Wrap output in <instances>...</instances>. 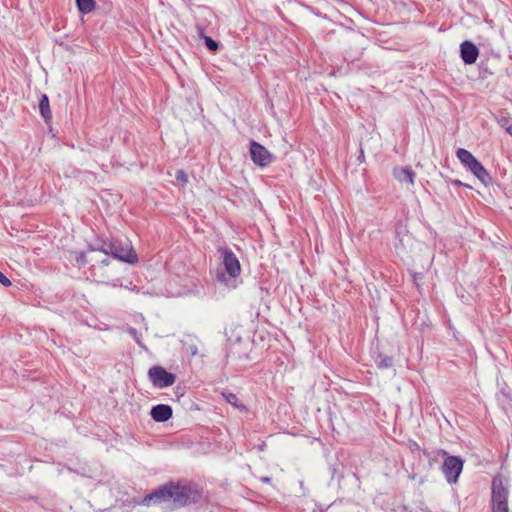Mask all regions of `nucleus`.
<instances>
[{"label": "nucleus", "instance_id": "28", "mask_svg": "<svg viewBox=\"0 0 512 512\" xmlns=\"http://www.w3.org/2000/svg\"><path fill=\"white\" fill-rule=\"evenodd\" d=\"M414 449H419V445L416 442L414 443Z\"/></svg>", "mask_w": 512, "mask_h": 512}, {"label": "nucleus", "instance_id": "22", "mask_svg": "<svg viewBox=\"0 0 512 512\" xmlns=\"http://www.w3.org/2000/svg\"><path fill=\"white\" fill-rule=\"evenodd\" d=\"M448 183L451 184V185H454V186H464V187H467V188H471V186L467 185V184H464L462 183L460 180L458 179H449L448 180Z\"/></svg>", "mask_w": 512, "mask_h": 512}, {"label": "nucleus", "instance_id": "13", "mask_svg": "<svg viewBox=\"0 0 512 512\" xmlns=\"http://www.w3.org/2000/svg\"><path fill=\"white\" fill-rule=\"evenodd\" d=\"M39 111L45 122H49L52 119L49 98L46 94H41L39 99Z\"/></svg>", "mask_w": 512, "mask_h": 512}, {"label": "nucleus", "instance_id": "7", "mask_svg": "<svg viewBox=\"0 0 512 512\" xmlns=\"http://www.w3.org/2000/svg\"><path fill=\"white\" fill-rule=\"evenodd\" d=\"M464 461L460 456H447L441 470L450 484H455L463 470Z\"/></svg>", "mask_w": 512, "mask_h": 512}, {"label": "nucleus", "instance_id": "5", "mask_svg": "<svg viewBox=\"0 0 512 512\" xmlns=\"http://www.w3.org/2000/svg\"><path fill=\"white\" fill-rule=\"evenodd\" d=\"M217 252L222 259V264L229 277L232 279L239 277L241 274V265L235 253L226 246H220Z\"/></svg>", "mask_w": 512, "mask_h": 512}, {"label": "nucleus", "instance_id": "14", "mask_svg": "<svg viewBox=\"0 0 512 512\" xmlns=\"http://www.w3.org/2000/svg\"><path fill=\"white\" fill-rule=\"evenodd\" d=\"M76 5L80 13L88 14L95 9V0H76Z\"/></svg>", "mask_w": 512, "mask_h": 512}, {"label": "nucleus", "instance_id": "3", "mask_svg": "<svg viewBox=\"0 0 512 512\" xmlns=\"http://www.w3.org/2000/svg\"><path fill=\"white\" fill-rule=\"evenodd\" d=\"M508 497V485L504 482L502 477H494L491 485V511L509 512Z\"/></svg>", "mask_w": 512, "mask_h": 512}, {"label": "nucleus", "instance_id": "10", "mask_svg": "<svg viewBox=\"0 0 512 512\" xmlns=\"http://www.w3.org/2000/svg\"><path fill=\"white\" fill-rule=\"evenodd\" d=\"M460 55L465 64H474L479 55L477 46L468 40H465L460 45Z\"/></svg>", "mask_w": 512, "mask_h": 512}, {"label": "nucleus", "instance_id": "26", "mask_svg": "<svg viewBox=\"0 0 512 512\" xmlns=\"http://www.w3.org/2000/svg\"><path fill=\"white\" fill-rule=\"evenodd\" d=\"M191 353H192V355H196V353H197V348H196V347L192 348V349H191Z\"/></svg>", "mask_w": 512, "mask_h": 512}, {"label": "nucleus", "instance_id": "31", "mask_svg": "<svg viewBox=\"0 0 512 512\" xmlns=\"http://www.w3.org/2000/svg\"><path fill=\"white\" fill-rule=\"evenodd\" d=\"M441 452H442L443 455L447 454V452L445 450H442Z\"/></svg>", "mask_w": 512, "mask_h": 512}, {"label": "nucleus", "instance_id": "16", "mask_svg": "<svg viewBox=\"0 0 512 512\" xmlns=\"http://www.w3.org/2000/svg\"><path fill=\"white\" fill-rule=\"evenodd\" d=\"M376 365L379 369H387L392 367L393 365V358L387 355H378V357L375 360Z\"/></svg>", "mask_w": 512, "mask_h": 512}, {"label": "nucleus", "instance_id": "8", "mask_svg": "<svg viewBox=\"0 0 512 512\" xmlns=\"http://www.w3.org/2000/svg\"><path fill=\"white\" fill-rule=\"evenodd\" d=\"M250 157L253 163L259 167H267L274 160L273 154L270 153L266 147L254 140L250 142Z\"/></svg>", "mask_w": 512, "mask_h": 512}, {"label": "nucleus", "instance_id": "21", "mask_svg": "<svg viewBox=\"0 0 512 512\" xmlns=\"http://www.w3.org/2000/svg\"><path fill=\"white\" fill-rule=\"evenodd\" d=\"M0 283L5 287H9L11 285V281L0 271Z\"/></svg>", "mask_w": 512, "mask_h": 512}, {"label": "nucleus", "instance_id": "6", "mask_svg": "<svg viewBox=\"0 0 512 512\" xmlns=\"http://www.w3.org/2000/svg\"><path fill=\"white\" fill-rule=\"evenodd\" d=\"M148 378L156 388H166L172 386L176 381L175 374L168 372L164 367L155 365L148 370Z\"/></svg>", "mask_w": 512, "mask_h": 512}, {"label": "nucleus", "instance_id": "19", "mask_svg": "<svg viewBox=\"0 0 512 512\" xmlns=\"http://www.w3.org/2000/svg\"><path fill=\"white\" fill-rule=\"evenodd\" d=\"M176 180L185 185L188 182V176L183 170H178L176 173Z\"/></svg>", "mask_w": 512, "mask_h": 512}, {"label": "nucleus", "instance_id": "1", "mask_svg": "<svg viewBox=\"0 0 512 512\" xmlns=\"http://www.w3.org/2000/svg\"><path fill=\"white\" fill-rule=\"evenodd\" d=\"M88 251H100L105 255H111L113 258L128 264H136L138 262V256L128 241L99 238L89 245Z\"/></svg>", "mask_w": 512, "mask_h": 512}, {"label": "nucleus", "instance_id": "25", "mask_svg": "<svg viewBox=\"0 0 512 512\" xmlns=\"http://www.w3.org/2000/svg\"><path fill=\"white\" fill-rule=\"evenodd\" d=\"M101 263H102L103 265H109V263H110V262H109V259H108V258H105V259L101 260Z\"/></svg>", "mask_w": 512, "mask_h": 512}, {"label": "nucleus", "instance_id": "30", "mask_svg": "<svg viewBox=\"0 0 512 512\" xmlns=\"http://www.w3.org/2000/svg\"><path fill=\"white\" fill-rule=\"evenodd\" d=\"M269 480L270 479L268 477L264 478V482H269Z\"/></svg>", "mask_w": 512, "mask_h": 512}, {"label": "nucleus", "instance_id": "23", "mask_svg": "<svg viewBox=\"0 0 512 512\" xmlns=\"http://www.w3.org/2000/svg\"><path fill=\"white\" fill-rule=\"evenodd\" d=\"M129 333H130V335H131V336L136 340V342H137L138 344H141V343H140V341H139V339H138V336H137V334H138V333H137V330H136L135 328H130V329H129Z\"/></svg>", "mask_w": 512, "mask_h": 512}, {"label": "nucleus", "instance_id": "29", "mask_svg": "<svg viewBox=\"0 0 512 512\" xmlns=\"http://www.w3.org/2000/svg\"><path fill=\"white\" fill-rule=\"evenodd\" d=\"M414 449H419V445L416 442L414 443Z\"/></svg>", "mask_w": 512, "mask_h": 512}, {"label": "nucleus", "instance_id": "9", "mask_svg": "<svg viewBox=\"0 0 512 512\" xmlns=\"http://www.w3.org/2000/svg\"><path fill=\"white\" fill-rule=\"evenodd\" d=\"M172 482L166 483L150 494L146 495L141 501L142 505L149 506L151 502L153 503H162L167 501H172Z\"/></svg>", "mask_w": 512, "mask_h": 512}, {"label": "nucleus", "instance_id": "18", "mask_svg": "<svg viewBox=\"0 0 512 512\" xmlns=\"http://www.w3.org/2000/svg\"><path fill=\"white\" fill-rule=\"evenodd\" d=\"M76 263L79 267L85 266L87 264V257L85 252L77 253L75 257Z\"/></svg>", "mask_w": 512, "mask_h": 512}, {"label": "nucleus", "instance_id": "4", "mask_svg": "<svg viewBox=\"0 0 512 512\" xmlns=\"http://www.w3.org/2000/svg\"><path fill=\"white\" fill-rule=\"evenodd\" d=\"M172 502L177 507L198 503L202 498L201 491L195 485H179L172 482Z\"/></svg>", "mask_w": 512, "mask_h": 512}, {"label": "nucleus", "instance_id": "27", "mask_svg": "<svg viewBox=\"0 0 512 512\" xmlns=\"http://www.w3.org/2000/svg\"><path fill=\"white\" fill-rule=\"evenodd\" d=\"M359 158H364V153H363V150H362V149L360 150V156H359Z\"/></svg>", "mask_w": 512, "mask_h": 512}, {"label": "nucleus", "instance_id": "20", "mask_svg": "<svg viewBox=\"0 0 512 512\" xmlns=\"http://www.w3.org/2000/svg\"><path fill=\"white\" fill-rule=\"evenodd\" d=\"M500 125L505 128V130L510 134L512 135V125L509 123V120L508 119H502L500 121Z\"/></svg>", "mask_w": 512, "mask_h": 512}, {"label": "nucleus", "instance_id": "15", "mask_svg": "<svg viewBox=\"0 0 512 512\" xmlns=\"http://www.w3.org/2000/svg\"><path fill=\"white\" fill-rule=\"evenodd\" d=\"M223 397L225 398V400L231 404L232 406L240 409V410H246V407L244 404H242L237 395L234 394V393H231V392H223L222 393Z\"/></svg>", "mask_w": 512, "mask_h": 512}, {"label": "nucleus", "instance_id": "17", "mask_svg": "<svg viewBox=\"0 0 512 512\" xmlns=\"http://www.w3.org/2000/svg\"><path fill=\"white\" fill-rule=\"evenodd\" d=\"M199 35L204 39L205 45L208 50H210L212 52H215L218 50L219 43L216 40L212 39L211 37L204 35V31L202 28H199Z\"/></svg>", "mask_w": 512, "mask_h": 512}, {"label": "nucleus", "instance_id": "12", "mask_svg": "<svg viewBox=\"0 0 512 512\" xmlns=\"http://www.w3.org/2000/svg\"><path fill=\"white\" fill-rule=\"evenodd\" d=\"M394 176L402 183H408L410 185L414 184L415 173L411 167L394 169Z\"/></svg>", "mask_w": 512, "mask_h": 512}, {"label": "nucleus", "instance_id": "11", "mask_svg": "<svg viewBox=\"0 0 512 512\" xmlns=\"http://www.w3.org/2000/svg\"><path fill=\"white\" fill-rule=\"evenodd\" d=\"M173 410L171 406L166 404H158L153 406L150 415L152 419L156 422H165L172 417Z\"/></svg>", "mask_w": 512, "mask_h": 512}, {"label": "nucleus", "instance_id": "24", "mask_svg": "<svg viewBox=\"0 0 512 512\" xmlns=\"http://www.w3.org/2000/svg\"><path fill=\"white\" fill-rule=\"evenodd\" d=\"M217 279L220 282H226V277H225V275L223 273L218 274Z\"/></svg>", "mask_w": 512, "mask_h": 512}, {"label": "nucleus", "instance_id": "2", "mask_svg": "<svg viewBox=\"0 0 512 512\" xmlns=\"http://www.w3.org/2000/svg\"><path fill=\"white\" fill-rule=\"evenodd\" d=\"M456 157L483 185L489 186L492 184L493 179L491 175L471 152L464 148H459L456 151Z\"/></svg>", "mask_w": 512, "mask_h": 512}, {"label": "nucleus", "instance_id": "32", "mask_svg": "<svg viewBox=\"0 0 512 512\" xmlns=\"http://www.w3.org/2000/svg\"><path fill=\"white\" fill-rule=\"evenodd\" d=\"M131 290H132V291H135V290H136V286H133V287L131 288Z\"/></svg>", "mask_w": 512, "mask_h": 512}]
</instances>
